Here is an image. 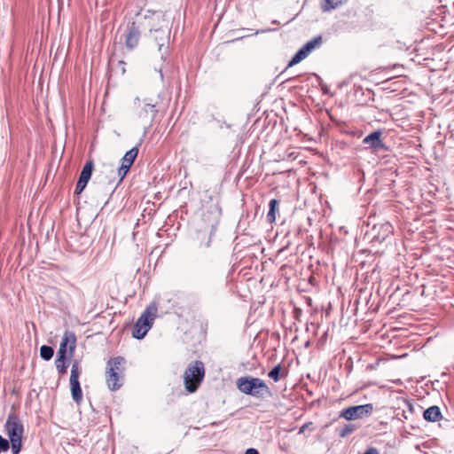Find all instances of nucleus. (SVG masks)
<instances>
[{
	"mask_svg": "<svg viewBox=\"0 0 454 454\" xmlns=\"http://www.w3.org/2000/svg\"><path fill=\"white\" fill-rule=\"evenodd\" d=\"M236 386L241 393L255 398H264L270 394L269 387L259 378L240 377L237 380Z\"/></svg>",
	"mask_w": 454,
	"mask_h": 454,
	"instance_id": "1",
	"label": "nucleus"
},
{
	"mask_svg": "<svg viewBox=\"0 0 454 454\" xmlns=\"http://www.w3.org/2000/svg\"><path fill=\"white\" fill-rule=\"evenodd\" d=\"M157 306L154 303L150 304L141 314L135 323L132 330V337L137 340H142L153 326V321L157 316Z\"/></svg>",
	"mask_w": 454,
	"mask_h": 454,
	"instance_id": "2",
	"label": "nucleus"
},
{
	"mask_svg": "<svg viewBox=\"0 0 454 454\" xmlns=\"http://www.w3.org/2000/svg\"><path fill=\"white\" fill-rule=\"evenodd\" d=\"M221 215V210L216 205H212L205 210L201 215L202 224L200 228V232L209 234V239L207 242V247L210 246L211 237L216 231Z\"/></svg>",
	"mask_w": 454,
	"mask_h": 454,
	"instance_id": "3",
	"label": "nucleus"
},
{
	"mask_svg": "<svg viewBox=\"0 0 454 454\" xmlns=\"http://www.w3.org/2000/svg\"><path fill=\"white\" fill-rule=\"evenodd\" d=\"M157 113L158 109L156 108V104L149 102L146 99L141 100L139 98H135L134 114L140 122L151 125Z\"/></svg>",
	"mask_w": 454,
	"mask_h": 454,
	"instance_id": "4",
	"label": "nucleus"
},
{
	"mask_svg": "<svg viewBox=\"0 0 454 454\" xmlns=\"http://www.w3.org/2000/svg\"><path fill=\"white\" fill-rule=\"evenodd\" d=\"M393 233V226L388 222L373 224L365 233V238L372 245L381 244Z\"/></svg>",
	"mask_w": 454,
	"mask_h": 454,
	"instance_id": "5",
	"label": "nucleus"
},
{
	"mask_svg": "<svg viewBox=\"0 0 454 454\" xmlns=\"http://www.w3.org/2000/svg\"><path fill=\"white\" fill-rule=\"evenodd\" d=\"M4 432L9 441H20L24 434V427L20 419L15 413H10L4 424Z\"/></svg>",
	"mask_w": 454,
	"mask_h": 454,
	"instance_id": "6",
	"label": "nucleus"
},
{
	"mask_svg": "<svg viewBox=\"0 0 454 454\" xmlns=\"http://www.w3.org/2000/svg\"><path fill=\"white\" fill-rule=\"evenodd\" d=\"M322 36L317 35L309 42H307L303 46H301L298 51L293 56L291 60L288 62L286 68L291 67L301 60L306 59L309 54L315 49L319 48L322 44Z\"/></svg>",
	"mask_w": 454,
	"mask_h": 454,
	"instance_id": "7",
	"label": "nucleus"
},
{
	"mask_svg": "<svg viewBox=\"0 0 454 454\" xmlns=\"http://www.w3.org/2000/svg\"><path fill=\"white\" fill-rule=\"evenodd\" d=\"M139 14H137V20H133L132 22H129L127 24L126 30L124 32V40H125V46L129 50L135 49L139 42L140 39V21H139Z\"/></svg>",
	"mask_w": 454,
	"mask_h": 454,
	"instance_id": "8",
	"label": "nucleus"
},
{
	"mask_svg": "<svg viewBox=\"0 0 454 454\" xmlns=\"http://www.w3.org/2000/svg\"><path fill=\"white\" fill-rule=\"evenodd\" d=\"M372 411L373 405L372 403L350 406L341 411L340 417L347 420H354L370 415Z\"/></svg>",
	"mask_w": 454,
	"mask_h": 454,
	"instance_id": "9",
	"label": "nucleus"
},
{
	"mask_svg": "<svg viewBox=\"0 0 454 454\" xmlns=\"http://www.w3.org/2000/svg\"><path fill=\"white\" fill-rule=\"evenodd\" d=\"M138 154V148L137 146L132 147L130 150H129L124 156L121 158V166L118 168L117 175L119 177V180L117 182L118 185L121 183V181L124 179L126 175L128 174L129 170L130 169L131 166L133 165L136 158Z\"/></svg>",
	"mask_w": 454,
	"mask_h": 454,
	"instance_id": "10",
	"label": "nucleus"
},
{
	"mask_svg": "<svg viewBox=\"0 0 454 454\" xmlns=\"http://www.w3.org/2000/svg\"><path fill=\"white\" fill-rule=\"evenodd\" d=\"M74 352V349L72 346L69 347L68 351L59 349L55 360L56 369H67L70 365L72 366L71 369H79V363L76 360L72 362Z\"/></svg>",
	"mask_w": 454,
	"mask_h": 454,
	"instance_id": "11",
	"label": "nucleus"
},
{
	"mask_svg": "<svg viewBox=\"0 0 454 454\" xmlns=\"http://www.w3.org/2000/svg\"><path fill=\"white\" fill-rule=\"evenodd\" d=\"M205 376V371H184V383L189 393L195 392Z\"/></svg>",
	"mask_w": 454,
	"mask_h": 454,
	"instance_id": "12",
	"label": "nucleus"
},
{
	"mask_svg": "<svg viewBox=\"0 0 454 454\" xmlns=\"http://www.w3.org/2000/svg\"><path fill=\"white\" fill-rule=\"evenodd\" d=\"M382 131L380 129H377L375 131L371 132L363 139V144L368 145L374 152H379L380 150H387L385 143L382 139Z\"/></svg>",
	"mask_w": 454,
	"mask_h": 454,
	"instance_id": "13",
	"label": "nucleus"
},
{
	"mask_svg": "<svg viewBox=\"0 0 454 454\" xmlns=\"http://www.w3.org/2000/svg\"><path fill=\"white\" fill-rule=\"evenodd\" d=\"M80 372L81 371H71L69 379L72 398L78 405L82 401V391L79 381Z\"/></svg>",
	"mask_w": 454,
	"mask_h": 454,
	"instance_id": "14",
	"label": "nucleus"
},
{
	"mask_svg": "<svg viewBox=\"0 0 454 454\" xmlns=\"http://www.w3.org/2000/svg\"><path fill=\"white\" fill-rule=\"evenodd\" d=\"M122 371H106V380L111 391H116L123 385Z\"/></svg>",
	"mask_w": 454,
	"mask_h": 454,
	"instance_id": "15",
	"label": "nucleus"
},
{
	"mask_svg": "<svg viewBox=\"0 0 454 454\" xmlns=\"http://www.w3.org/2000/svg\"><path fill=\"white\" fill-rule=\"evenodd\" d=\"M70 346H72L73 349H75L76 336L74 332L66 331L62 336L59 349L68 351Z\"/></svg>",
	"mask_w": 454,
	"mask_h": 454,
	"instance_id": "16",
	"label": "nucleus"
},
{
	"mask_svg": "<svg viewBox=\"0 0 454 454\" xmlns=\"http://www.w3.org/2000/svg\"><path fill=\"white\" fill-rule=\"evenodd\" d=\"M423 417L427 421L435 422L441 419L442 413L438 406H431L423 411Z\"/></svg>",
	"mask_w": 454,
	"mask_h": 454,
	"instance_id": "17",
	"label": "nucleus"
},
{
	"mask_svg": "<svg viewBox=\"0 0 454 454\" xmlns=\"http://www.w3.org/2000/svg\"><path fill=\"white\" fill-rule=\"evenodd\" d=\"M154 32L156 34L154 37L155 42L159 47V51H161L162 48L168 41L169 30L155 29Z\"/></svg>",
	"mask_w": 454,
	"mask_h": 454,
	"instance_id": "18",
	"label": "nucleus"
},
{
	"mask_svg": "<svg viewBox=\"0 0 454 454\" xmlns=\"http://www.w3.org/2000/svg\"><path fill=\"white\" fill-rule=\"evenodd\" d=\"M279 201L272 199L269 202V211L266 215L267 222L272 223L276 221V212L278 210Z\"/></svg>",
	"mask_w": 454,
	"mask_h": 454,
	"instance_id": "19",
	"label": "nucleus"
},
{
	"mask_svg": "<svg viewBox=\"0 0 454 454\" xmlns=\"http://www.w3.org/2000/svg\"><path fill=\"white\" fill-rule=\"evenodd\" d=\"M346 2L347 0H323L321 3V9L323 12H328L338 8Z\"/></svg>",
	"mask_w": 454,
	"mask_h": 454,
	"instance_id": "20",
	"label": "nucleus"
},
{
	"mask_svg": "<svg viewBox=\"0 0 454 454\" xmlns=\"http://www.w3.org/2000/svg\"><path fill=\"white\" fill-rule=\"evenodd\" d=\"M93 168L94 165L91 160L86 162L80 173L79 179L88 184L89 180L91 177Z\"/></svg>",
	"mask_w": 454,
	"mask_h": 454,
	"instance_id": "21",
	"label": "nucleus"
},
{
	"mask_svg": "<svg viewBox=\"0 0 454 454\" xmlns=\"http://www.w3.org/2000/svg\"><path fill=\"white\" fill-rule=\"evenodd\" d=\"M54 355V349L52 347L48 345H43L40 348V356L45 360L49 361L52 358Z\"/></svg>",
	"mask_w": 454,
	"mask_h": 454,
	"instance_id": "22",
	"label": "nucleus"
},
{
	"mask_svg": "<svg viewBox=\"0 0 454 454\" xmlns=\"http://www.w3.org/2000/svg\"><path fill=\"white\" fill-rule=\"evenodd\" d=\"M124 357L116 356L108 360L106 369H119V367L124 365Z\"/></svg>",
	"mask_w": 454,
	"mask_h": 454,
	"instance_id": "23",
	"label": "nucleus"
},
{
	"mask_svg": "<svg viewBox=\"0 0 454 454\" xmlns=\"http://www.w3.org/2000/svg\"><path fill=\"white\" fill-rule=\"evenodd\" d=\"M356 429V427L353 424L345 425L339 430V436L344 438L349 434H351Z\"/></svg>",
	"mask_w": 454,
	"mask_h": 454,
	"instance_id": "24",
	"label": "nucleus"
},
{
	"mask_svg": "<svg viewBox=\"0 0 454 454\" xmlns=\"http://www.w3.org/2000/svg\"><path fill=\"white\" fill-rule=\"evenodd\" d=\"M288 371H270L268 376L274 381H278L280 379L286 377Z\"/></svg>",
	"mask_w": 454,
	"mask_h": 454,
	"instance_id": "25",
	"label": "nucleus"
},
{
	"mask_svg": "<svg viewBox=\"0 0 454 454\" xmlns=\"http://www.w3.org/2000/svg\"><path fill=\"white\" fill-rule=\"evenodd\" d=\"M10 448L12 449V454H20L22 450V440L10 442Z\"/></svg>",
	"mask_w": 454,
	"mask_h": 454,
	"instance_id": "26",
	"label": "nucleus"
},
{
	"mask_svg": "<svg viewBox=\"0 0 454 454\" xmlns=\"http://www.w3.org/2000/svg\"><path fill=\"white\" fill-rule=\"evenodd\" d=\"M10 449V441L0 435V454L6 452Z\"/></svg>",
	"mask_w": 454,
	"mask_h": 454,
	"instance_id": "27",
	"label": "nucleus"
},
{
	"mask_svg": "<svg viewBox=\"0 0 454 454\" xmlns=\"http://www.w3.org/2000/svg\"><path fill=\"white\" fill-rule=\"evenodd\" d=\"M186 369H205L204 364L200 360L191 362Z\"/></svg>",
	"mask_w": 454,
	"mask_h": 454,
	"instance_id": "28",
	"label": "nucleus"
},
{
	"mask_svg": "<svg viewBox=\"0 0 454 454\" xmlns=\"http://www.w3.org/2000/svg\"><path fill=\"white\" fill-rule=\"evenodd\" d=\"M86 185H87L86 182H82V180L78 179L76 186H75L74 193L75 194L82 193V191L84 190V188L86 187Z\"/></svg>",
	"mask_w": 454,
	"mask_h": 454,
	"instance_id": "29",
	"label": "nucleus"
},
{
	"mask_svg": "<svg viewBox=\"0 0 454 454\" xmlns=\"http://www.w3.org/2000/svg\"><path fill=\"white\" fill-rule=\"evenodd\" d=\"M364 454H380V452L376 448L370 447Z\"/></svg>",
	"mask_w": 454,
	"mask_h": 454,
	"instance_id": "30",
	"label": "nucleus"
},
{
	"mask_svg": "<svg viewBox=\"0 0 454 454\" xmlns=\"http://www.w3.org/2000/svg\"><path fill=\"white\" fill-rule=\"evenodd\" d=\"M245 454H259L258 450L254 448L247 449Z\"/></svg>",
	"mask_w": 454,
	"mask_h": 454,
	"instance_id": "31",
	"label": "nucleus"
},
{
	"mask_svg": "<svg viewBox=\"0 0 454 454\" xmlns=\"http://www.w3.org/2000/svg\"><path fill=\"white\" fill-rule=\"evenodd\" d=\"M271 369L278 370V369H282V368H281V365L278 364L274 365Z\"/></svg>",
	"mask_w": 454,
	"mask_h": 454,
	"instance_id": "32",
	"label": "nucleus"
},
{
	"mask_svg": "<svg viewBox=\"0 0 454 454\" xmlns=\"http://www.w3.org/2000/svg\"><path fill=\"white\" fill-rule=\"evenodd\" d=\"M167 50H168V46L165 47V51L163 53H161V59H164V53L167 52Z\"/></svg>",
	"mask_w": 454,
	"mask_h": 454,
	"instance_id": "33",
	"label": "nucleus"
},
{
	"mask_svg": "<svg viewBox=\"0 0 454 454\" xmlns=\"http://www.w3.org/2000/svg\"><path fill=\"white\" fill-rule=\"evenodd\" d=\"M366 369H372V365H368Z\"/></svg>",
	"mask_w": 454,
	"mask_h": 454,
	"instance_id": "34",
	"label": "nucleus"
},
{
	"mask_svg": "<svg viewBox=\"0 0 454 454\" xmlns=\"http://www.w3.org/2000/svg\"><path fill=\"white\" fill-rule=\"evenodd\" d=\"M160 78L163 79V74H162L161 71H160Z\"/></svg>",
	"mask_w": 454,
	"mask_h": 454,
	"instance_id": "35",
	"label": "nucleus"
},
{
	"mask_svg": "<svg viewBox=\"0 0 454 454\" xmlns=\"http://www.w3.org/2000/svg\"><path fill=\"white\" fill-rule=\"evenodd\" d=\"M442 376H446V375H447V373H446L445 372H443L442 373Z\"/></svg>",
	"mask_w": 454,
	"mask_h": 454,
	"instance_id": "36",
	"label": "nucleus"
}]
</instances>
